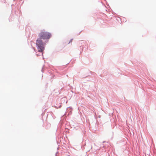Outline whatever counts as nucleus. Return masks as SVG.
Instances as JSON below:
<instances>
[{
	"instance_id": "nucleus-1",
	"label": "nucleus",
	"mask_w": 156,
	"mask_h": 156,
	"mask_svg": "<svg viewBox=\"0 0 156 156\" xmlns=\"http://www.w3.org/2000/svg\"><path fill=\"white\" fill-rule=\"evenodd\" d=\"M36 45L38 51L41 52L43 55V52L45 47V44L43 42L41 39L38 38L36 41Z\"/></svg>"
},
{
	"instance_id": "nucleus-4",
	"label": "nucleus",
	"mask_w": 156,
	"mask_h": 156,
	"mask_svg": "<svg viewBox=\"0 0 156 156\" xmlns=\"http://www.w3.org/2000/svg\"><path fill=\"white\" fill-rule=\"evenodd\" d=\"M37 56H39V55H38V54H37Z\"/></svg>"
},
{
	"instance_id": "nucleus-3",
	"label": "nucleus",
	"mask_w": 156,
	"mask_h": 156,
	"mask_svg": "<svg viewBox=\"0 0 156 156\" xmlns=\"http://www.w3.org/2000/svg\"><path fill=\"white\" fill-rule=\"evenodd\" d=\"M73 40V39H71V40H70V41L72 42Z\"/></svg>"
},
{
	"instance_id": "nucleus-2",
	"label": "nucleus",
	"mask_w": 156,
	"mask_h": 156,
	"mask_svg": "<svg viewBox=\"0 0 156 156\" xmlns=\"http://www.w3.org/2000/svg\"><path fill=\"white\" fill-rule=\"evenodd\" d=\"M51 34L47 31H45L44 30L41 31L40 33L38 34L39 38L43 39H47L50 38L51 37Z\"/></svg>"
}]
</instances>
